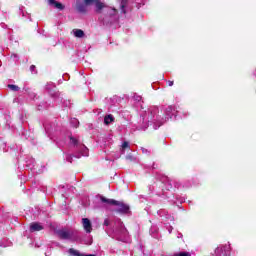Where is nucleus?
<instances>
[{
    "mask_svg": "<svg viewBox=\"0 0 256 256\" xmlns=\"http://www.w3.org/2000/svg\"><path fill=\"white\" fill-rule=\"evenodd\" d=\"M152 167H153V169H155V164H153V166H152Z\"/></svg>",
    "mask_w": 256,
    "mask_h": 256,
    "instance_id": "nucleus-37",
    "label": "nucleus"
},
{
    "mask_svg": "<svg viewBox=\"0 0 256 256\" xmlns=\"http://www.w3.org/2000/svg\"><path fill=\"white\" fill-rule=\"evenodd\" d=\"M174 187H175L176 189H179V184H174Z\"/></svg>",
    "mask_w": 256,
    "mask_h": 256,
    "instance_id": "nucleus-33",
    "label": "nucleus"
},
{
    "mask_svg": "<svg viewBox=\"0 0 256 256\" xmlns=\"http://www.w3.org/2000/svg\"><path fill=\"white\" fill-rule=\"evenodd\" d=\"M31 233H35V231H43V225L41 223L34 222L30 225Z\"/></svg>",
    "mask_w": 256,
    "mask_h": 256,
    "instance_id": "nucleus-10",
    "label": "nucleus"
},
{
    "mask_svg": "<svg viewBox=\"0 0 256 256\" xmlns=\"http://www.w3.org/2000/svg\"><path fill=\"white\" fill-rule=\"evenodd\" d=\"M114 121H115V117H113V115L111 114L104 117L105 125H110V123H113Z\"/></svg>",
    "mask_w": 256,
    "mask_h": 256,
    "instance_id": "nucleus-14",
    "label": "nucleus"
},
{
    "mask_svg": "<svg viewBox=\"0 0 256 256\" xmlns=\"http://www.w3.org/2000/svg\"><path fill=\"white\" fill-rule=\"evenodd\" d=\"M56 233L58 237H60V239H66V240L73 239V231L71 230L61 229V230H58Z\"/></svg>",
    "mask_w": 256,
    "mask_h": 256,
    "instance_id": "nucleus-7",
    "label": "nucleus"
},
{
    "mask_svg": "<svg viewBox=\"0 0 256 256\" xmlns=\"http://www.w3.org/2000/svg\"><path fill=\"white\" fill-rule=\"evenodd\" d=\"M20 11L22 13V17H25V12L23 11V8H20Z\"/></svg>",
    "mask_w": 256,
    "mask_h": 256,
    "instance_id": "nucleus-28",
    "label": "nucleus"
},
{
    "mask_svg": "<svg viewBox=\"0 0 256 256\" xmlns=\"http://www.w3.org/2000/svg\"><path fill=\"white\" fill-rule=\"evenodd\" d=\"M173 115H177L175 106H168L161 114H159V107L152 106L142 114V121L145 125L144 129H147L149 124L153 125V129H159V127L165 125Z\"/></svg>",
    "mask_w": 256,
    "mask_h": 256,
    "instance_id": "nucleus-1",
    "label": "nucleus"
},
{
    "mask_svg": "<svg viewBox=\"0 0 256 256\" xmlns=\"http://www.w3.org/2000/svg\"><path fill=\"white\" fill-rule=\"evenodd\" d=\"M171 231H173V228H170L169 233H171Z\"/></svg>",
    "mask_w": 256,
    "mask_h": 256,
    "instance_id": "nucleus-35",
    "label": "nucleus"
},
{
    "mask_svg": "<svg viewBox=\"0 0 256 256\" xmlns=\"http://www.w3.org/2000/svg\"><path fill=\"white\" fill-rule=\"evenodd\" d=\"M0 25H1V27H2L3 29H5V27H7V25H5V23H1Z\"/></svg>",
    "mask_w": 256,
    "mask_h": 256,
    "instance_id": "nucleus-31",
    "label": "nucleus"
},
{
    "mask_svg": "<svg viewBox=\"0 0 256 256\" xmlns=\"http://www.w3.org/2000/svg\"><path fill=\"white\" fill-rule=\"evenodd\" d=\"M135 101H141V96H134Z\"/></svg>",
    "mask_w": 256,
    "mask_h": 256,
    "instance_id": "nucleus-27",
    "label": "nucleus"
},
{
    "mask_svg": "<svg viewBox=\"0 0 256 256\" xmlns=\"http://www.w3.org/2000/svg\"><path fill=\"white\" fill-rule=\"evenodd\" d=\"M104 226L106 233L112 237V239H116V241H122V243H129V232L125 225L121 222V219H117L114 222L106 219L104 221Z\"/></svg>",
    "mask_w": 256,
    "mask_h": 256,
    "instance_id": "nucleus-2",
    "label": "nucleus"
},
{
    "mask_svg": "<svg viewBox=\"0 0 256 256\" xmlns=\"http://www.w3.org/2000/svg\"><path fill=\"white\" fill-rule=\"evenodd\" d=\"M91 243H93V239H90L89 242H86V245H91Z\"/></svg>",
    "mask_w": 256,
    "mask_h": 256,
    "instance_id": "nucleus-30",
    "label": "nucleus"
},
{
    "mask_svg": "<svg viewBox=\"0 0 256 256\" xmlns=\"http://www.w3.org/2000/svg\"><path fill=\"white\" fill-rule=\"evenodd\" d=\"M72 33L78 39H83V37H85V32L81 29H74Z\"/></svg>",
    "mask_w": 256,
    "mask_h": 256,
    "instance_id": "nucleus-12",
    "label": "nucleus"
},
{
    "mask_svg": "<svg viewBox=\"0 0 256 256\" xmlns=\"http://www.w3.org/2000/svg\"><path fill=\"white\" fill-rule=\"evenodd\" d=\"M169 87H173V81H168Z\"/></svg>",
    "mask_w": 256,
    "mask_h": 256,
    "instance_id": "nucleus-29",
    "label": "nucleus"
},
{
    "mask_svg": "<svg viewBox=\"0 0 256 256\" xmlns=\"http://www.w3.org/2000/svg\"><path fill=\"white\" fill-rule=\"evenodd\" d=\"M126 159H127V161H137V159L135 157H133L132 155H127Z\"/></svg>",
    "mask_w": 256,
    "mask_h": 256,
    "instance_id": "nucleus-23",
    "label": "nucleus"
},
{
    "mask_svg": "<svg viewBox=\"0 0 256 256\" xmlns=\"http://www.w3.org/2000/svg\"><path fill=\"white\" fill-rule=\"evenodd\" d=\"M125 149H129V142L127 141L122 143V154L125 153Z\"/></svg>",
    "mask_w": 256,
    "mask_h": 256,
    "instance_id": "nucleus-18",
    "label": "nucleus"
},
{
    "mask_svg": "<svg viewBox=\"0 0 256 256\" xmlns=\"http://www.w3.org/2000/svg\"><path fill=\"white\" fill-rule=\"evenodd\" d=\"M93 1H95V0H84L86 5H91V3H93Z\"/></svg>",
    "mask_w": 256,
    "mask_h": 256,
    "instance_id": "nucleus-26",
    "label": "nucleus"
},
{
    "mask_svg": "<svg viewBox=\"0 0 256 256\" xmlns=\"http://www.w3.org/2000/svg\"><path fill=\"white\" fill-rule=\"evenodd\" d=\"M69 253H70V255H73V256H95V255H93V254H81V252H79V250H75V249H73V248H71L70 250H69Z\"/></svg>",
    "mask_w": 256,
    "mask_h": 256,
    "instance_id": "nucleus-13",
    "label": "nucleus"
},
{
    "mask_svg": "<svg viewBox=\"0 0 256 256\" xmlns=\"http://www.w3.org/2000/svg\"><path fill=\"white\" fill-rule=\"evenodd\" d=\"M216 256H229L231 255V246L229 244L221 245L215 249Z\"/></svg>",
    "mask_w": 256,
    "mask_h": 256,
    "instance_id": "nucleus-6",
    "label": "nucleus"
},
{
    "mask_svg": "<svg viewBox=\"0 0 256 256\" xmlns=\"http://www.w3.org/2000/svg\"><path fill=\"white\" fill-rule=\"evenodd\" d=\"M173 256H191L189 252H179L175 253Z\"/></svg>",
    "mask_w": 256,
    "mask_h": 256,
    "instance_id": "nucleus-20",
    "label": "nucleus"
},
{
    "mask_svg": "<svg viewBox=\"0 0 256 256\" xmlns=\"http://www.w3.org/2000/svg\"><path fill=\"white\" fill-rule=\"evenodd\" d=\"M97 13H101L103 9L104 17L102 19L103 23H115L118 21L119 16H117V9L112 7H105V4L102 2H96Z\"/></svg>",
    "mask_w": 256,
    "mask_h": 256,
    "instance_id": "nucleus-3",
    "label": "nucleus"
},
{
    "mask_svg": "<svg viewBox=\"0 0 256 256\" xmlns=\"http://www.w3.org/2000/svg\"><path fill=\"white\" fill-rule=\"evenodd\" d=\"M35 69H36L35 65L30 66L31 73H37V71Z\"/></svg>",
    "mask_w": 256,
    "mask_h": 256,
    "instance_id": "nucleus-25",
    "label": "nucleus"
},
{
    "mask_svg": "<svg viewBox=\"0 0 256 256\" xmlns=\"http://www.w3.org/2000/svg\"><path fill=\"white\" fill-rule=\"evenodd\" d=\"M66 161H68V163H73V156H71V154H66Z\"/></svg>",
    "mask_w": 256,
    "mask_h": 256,
    "instance_id": "nucleus-22",
    "label": "nucleus"
},
{
    "mask_svg": "<svg viewBox=\"0 0 256 256\" xmlns=\"http://www.w3.org/2000/svg\"><path fill=\"white\" fill-rule=\"evenodd\" d=\"M77 10L80 13H85L87 11V4H83V3H78L77 4Z\"/></svg>",
    "mask_w": 256,
    "mask_h": 256,
    "instance_id": "nucleus-15",
    "label": "nucleus"
},
{
    "mask_svg": "<svg viewBox=\"0 0 256 256\" xmlns=\"http://www.w3.org/2000/svg\"><path fill=\"white\" fill-rule=\"evenodd\" d=\"M14 57H17V55H16V54H14Z\"/></svg>",
    "mask_w": 256,
    "mask_h": 256,
    "instance_id": "nucleus-41",
    "label": "nucleus"
},
{
    "mask_svg": "<svg viewBox=\"0 0 256 256\" xmlns=\"http://www.w3.org/2000/svg\"><path fill=\"white\" fill-rule=\"evenodd\" d=\"M129 0H120V7H121V11L123 13H127V11L125 10V7H127V2Z\"/></svg>",
    "mask_w": 256,
    "mask_h": 256,
    "instance_id": "nucleus-16",
    "label": "nucleus"
},
{
    "mask_svg": "<svg viewBox=\"0 0 256 256\" xmlns=\"http://www.w3.org/2000/svg\"><path fill=\"white\" fill-rule=\"evenodd\" d=\"M179 237H183V234H180Z\"/></svg>",
    "mask_w": 256,
    "mask_h": 256,
    "instance_id": "nucleus-40",
    "label": "nucleus"
},
{
    "mask_svg": "<svg viewBox=\"0 0 256 256\" xmlns=\"http://www.w3.org/2000/svg\"><path fill=\"white\" fill-rule=\"evenodd\" d=\"M179 237H183V234H180Z\"/></svg>",
    "mask_w": 256,
    "mask_h": 256,
    "instance_id": "nucleus-39",
    "label": "nucleus"
},
{
    "mask_svg": "<svg viewBox=\"0 0 256 256\" xmlns=\"http://www.w3.org/2000/svg\"><path fill=\"white\" fill-rule=\"evenodd\" d=\"M165 179H167V177H164L162 181H165Z\"/></svg>",
    "mask_w": 256,
    "mask_h": 256,
    "instance_id": "nucleus-36",
    "label": "nucleus"
},
{
    "mask_svg": "<svg viewBox=\"0 0 256 256\" xmlns=\"http://www.w3.org/2000/svg\"><path fill=\"white\" fill-rule=\"evenodd\" d=\"M30 97H35V93H32V94L30 95Z\"/></svg>",
    "mask_w": 256,
    "mask_h": 256,
    "instance_id": "nucleus-34",
    "label": "nucleus"
},
{
    "mask_svg": "<svg viewBox=\"0 0 256 256\" xmlns=\"http://www.w3.org/2000/svg\"><path fill=\"white\" fill-rule=\"evenodd\" d=\"M8 89H10L11 91H19V86L14 84H9Z\"/></svg>",
    "mask_w": 256,
    "mask_h": 256,
    "instance_id": "nucleus-17",
    "label": "nucleus"
},
{
    "mask_svg": "<svg viewBox=\"0 0 256 256\" xmlns=\"http://www.w3.org/2000/svg\"><path fill=\"white\" fill-rule=\"evenodd\" d=\"M166 190L171 191L173 189V184H165Z\"/></svg>",
    "mask_w": 256,
    "mask_h": 256,
    "instance_id": "nucleus-24",
    "label": "nucleus"
},
{
    "mask_svg": "<svg viewBox=\"0 0 256 256\" xmlns=\"http://www.w3.org/2000/svg\"><path fill=\"white\" fill-rule=\"evenodd\" d=\"M142 153H147V149L142 148Z\"/></svg>",
    "mask_w": 256,
    "mask_h": 256,
    "instance_id": "nucleus-32",
    "label": "nucleus"
},
{
    "mask_svg": "<svg viewBox=\"0 0 256 256\" xmlns=\"http://www.w3.org/2000/svg\"><path fill=\"white\" fill-rule=\"evenodd\" d=\"M158 215L160 217H167V212H166V210H159L158 211Z\"/></svg>",
    "mask_w": 256,
    "mask_h": 256,
    "instance_id": "nucleus-21",
    "label": "nucleus"
},
{
    "mask_svg": "<svg viewBox=\"0 0 256 256\" xmlns=\"http://www.w3.org/2000/svg\"><path fill=\"white\" fill-rule=\"evenodd\" d=\"M46 89L48 90V93L52 96V97H59V93L55 92V84L50 82L46 85Z\"/></svg>",
    "mask_w": 256,
    "mask_h": 256,
    "instance_id": "nucleus-9",
    "label": "nucleus"
},
{
    "mask_svg": "<svg viewBox=\"0 0 256 256\" xmlns=\"http://www.w3.org/2000/svg\"><path fill=\"white\" fill-rule=\"evenodd\" d=\"M82 226L84 231H86L87 233H91L93 231V225L91 224V220H89L88 218L82 219Z\"/></svg>",
    "mask_w": 256,
    "mask_h": 256,
    "instance_id": "nucleus-8",
    "label": "nucleus"
},
{
    "mask_svg": "<svg viewBox=\"0 0 256 256\" xmlns=\"http://www.w3.org/2000/svg\"><path fill=\"white\" fill-rule=\"evenodd\" d=\"M71 125H73L74 127H79V120H77V118H73L70 121Z\"/></svg>",
    "mask_w": 256,
    "mask_h": 256,
    "instance_id": "nucleus-19",
    "label": "nucleus"
},
{
    "mask_svg": "<svg viewBox=\"0 0 256 256\" xmlns=\"http://www.w3.org/2000/svg\"><path fill=\"white\" fill-rule=\"evenodd\" d=\"M48 3L49 5H53L56 9H59L60 11H63V9H65V6H63V4L55 0H48Z\"/></svg>",
    "mask_w": 256,
    "mask_h": 256,
    "instance_id": "nucleus-11",
    "label": "nucleus"
},
{
    "mask_svg": "<svg viewBox=\"0 0 256 256\" xmlns=\"http://www.w3.org/2000/svg\"><path fill=\"white\" fill-rule=\"evenodd\" d=\"M179 237H183V234H180Z\"/></svg>",
    "mask_w": 256,
    "mask_h": 256,
    "instance_id": "nucleus-38",
    "label": "nucleus"
},
{
    "mask_svg": "<svg viewBox=\"0 0 256 256\" xmlns=\"http://www.w3.org/2000/svg\"><path fill=\"white\" fill-rule=\"evenodd\" d=\"M100 201L104 205H115L117 207L116 208L117 213H121L122 215H129L131 213L129 205L123 202H119L114 199H108L104 196H100Z\"/></svg>",
    "mask_w": 256,
    "mask_h": 256,
    "instance_id": "nucleus-5",
    "label": "nucleus"
},
{
    "mask_svg": "<svg viewBox=\"0 0 256 256\" xmlns=\"http://www.w3.org/2000/svg\"><path fill=\"white\" fill-rule=\"evenodd\" d=\"M70 139V145L76 149L77 153L74 155L76 159H81V157H89V149L86 148L85 144L79 141V138L75 136H68Z\"/></svg>",
    "mask_w": 256,
    "mask_h": 256,
    "instance_id": "nucleus-4",
    "label": "nucleus"
}]
</instances>
